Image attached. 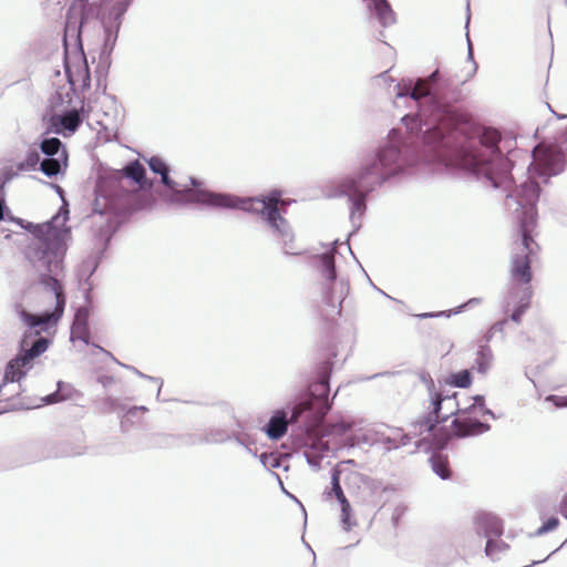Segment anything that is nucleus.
Here are the masks:
<instances>
[{
    "mask_svg": "<svg viewBox=\"0 0 567 567\" xmlns=\"http://www.w3.org/2000/svg\"><path fill=\"white\" fill-rule=\"evenodd\" d=\"M394 91L396 97H409L417 105L416 113L402 117L410 135L404 137L399 130H391L384 142L363 155L355 172L327 190L329 198L348 197L352 233L361 227L369 194L421 158L463 171L485 187L511 189L513 165L499 146V132L483 128L476 135L466 134L467 122L453 105L461 99V91L450 78L435 70L414 83L395 84Z\"/></svg>",
    "mask_w": 567,
    "mask_h": 567,
    "instance_id": "nucleus-1",
    "label": "nucleus"
},
{
    "mask_svg": "<svg viewBox=\"0 0 567 567\" xmlns=\"http://www.w3.org/2000/svg\"><path fill=\"white\" fill-rule=\"evenodd\" d=\"M63 214V221L68 219L69 209L61 207L52 219L44 224H28V230L32 238L23 249V257L29 268L38 276L42 289L52 292L55 306L52 311L40 315L27 311L21 305L16 306V312L20 321L28 328L21 340L19 353L11 359L4 369L2 383L0 384V400H7L3 389L9 383L20 382L33 367V360L47 351L50 340L38 337L29 349L28 339L40 336L54 328L62 318L66 298L62 280L64 278V258L68 246L65 238L68 231L58 228L54 224Z\"/></svg>",
    "mask_w": 567,
    "mask_h": 567,
    "instance_id": "nucleus-2",
    "label": "nucleus"
},
{
    "mask_svg": "<svg viewBox=\"0 0 567 567\" xmlns=\"http://www.w3.org/2000/svg\"><path fill=\"white\" fill-rule=\"evenodd\" d=\"M533 161L528 165V179L508 192L506 195V205L517 213L518 229L520 234V243L513 251L509 284L506 290H524L533 291L530 287L532 280V259L535 254L537 244L532 236L536 223L537 210L536 204L539 198V185L537 178H543L546 183L549 177L559 175L566 165L565 154L556 145H546L540 143L536 145L532 152Z\"/></svg>",
    "mask_w": 567,
    "mask_h": 567,
    "instance_id": "nucleus-3",
    "label": "nucleus"
},
{
    "mask_svg": "<svg viewBox=\"0 0 567 567\" xmlns=\"http://www.w3.org/2000/svg\"><path fill=\"white\" fill-rule=\"evenodd\" d=\"M331 371L332 362L329 360L320 364L318 380L309 384L301 401L293 406L290 419L285 410H277L271 415L264 427L269 439H281L286 434L289 423L302 421L308 429V425H317L322 421L332 405L329 400Z\"/></svg>",
    "mask_w": 567,
    "mask_h": 567,
    "instance_id": "nucleus-4",
    "label": "nucleus"
},
{
    "mask_svg": "<svg viewBox=\"0 0 567 567\" xmlns=\"http://www.w3.org/2000/svg\"><path fill=\"white\" fill-rule=\"evenodd\" d=\"M93 11L87 7H70L65 17L63 47L64 69L70 90L76 94L84 92L91 86V74L81 39V23L87 19Z\"/></svg>",
    "mask_w": 567,
    "mask_h": 567,
    "instance_id": "nucleus-5",
    "label": "nucleus"
},
{
    "mask_svg": "<svg viewBox=\"0 0 567 567\" xmlns=\"http://www.w3.org/2000/svg\"><path fill=\"white\" fill-rule=\"evenodd\" d=\"M130 2H72L70 7L87 9L90 7L93 14L81 23V30L91 23L99 24L104 30V45L101 52V62L95 72L97 78L105 75L110 65V54L117 40L122 19L128 9Z\"/></svg>",
    "mask_w": 567,
    "mask_h": 567,
    "instance_id": "nucleus-6",
    "label": "nucleus"
},
{
    "mask_svg": "<svg viewBox=\"0 0 567 567\" xmlns=\"http://www.w3.org/2000/svg\"><path fill=\"white\" fill-rule=\"evenodd\" d=\"M208 202V207L221 209H239L256 215L267 214L268 212H280L279 205L284 204L282 193L274 189L266 196L260 197H239L227 193L203 194Z\"/></svg>",
    "mask_w": 567,
    "mask_h": 567,
    "instance_id": "nucleus-7",
    "label": "nucleus"
},
{
    "mask_svg": "<svg viewBox=\"0 0 567 567\" xmlns=\"http://www.w3.org/2000/svg\"><path fill=\"white\" fill-rule=\"evenodd\" d=\"M336 247L316 256L315 262L318 271L324 279L323 302L331 307L336 315L341 313V305L349 293V281L346 278H337L334 265Z\"/></svg>",
    "mask_w": 567,
    "mask_h": 567,
    "instance_id": "nucleus-8",
    "label": "nucleus"
},
{
    "mask_svg": "<svg viewBox=\"0 0 567 567\" xmlns=\"http://www.w3.org/2000/svg\"><path fill=\"white\" fill-rule=\"evenodd\" d=\"M150 169L161 176V183L168 189V194L163 196L168 204L186 205L197 203L208 206V202L203 194H214L208 189H190L187 186L181 187V184L173 181L169 176V166L158 156H152L147 161Z\"/></svg>",
    "mask_w": 567,
    "mask_h": 567,
    "instance_id": "nucleus-9",
    "label": "nucleus"
},
{
    "mask_svg": "<svg viewBox=\"0 0 567 567\" xmlns=\"http://www.w3.org/2000/svg\"><path fill=\"white\" fill-rule=\"evenodd\" d=\"M133 197L134 195L128 192H124L120 195L109 193L104 195H97L94 202V213L103 216L106 215V226L100 229V240L106 245L113 234V228L110 225L111 217L126 215L133 209Z\"/></svg>",
    "mask_w": 567,
    "mask_h": 567,
    "instance_id": "nucleus-10",
    "label": "nucleus"
},
{
    "mask_svg": "<svg viewBox=\"0 0 567 567\" xmlns=\"http://www.w3.org/2000/svg\"><path fill=\"white\" fill-rule=\"evenodd\" d=\"M40 151L43 154L39 169L48 177H55L64 174L68 167V153L58 137H45L40 143Z\"/></svg>",
    "mask_w": 567,
    "mask_h": 567,
    "instance_id": "nucleus-11",
    "label": "nucleus"
},
{
    "mask_svg": "<svg viewBox=\"0 0 567 567\" xmlns=\"http://www.w3.org/2000/svg\"><path fill=\"white\" fill-rule=\"evenodd\" d=\"M429 396L431 411L411 424L414 434L422 435L424 433H430L434 430L436 424L442 423L441 417L443 416V408L444 405L454 404L455 393L445 394L443 392L435 391L434 393H430Z\"/></svg>",
    "mask_w": 567,
    "mask_h": 567,
    "instance_id": "nucleus-12",
    "label": "nucleus"
},
{
    "mask_svg": "<svg viewBox=\"0 0 567 567\" xmlns=\"http://www.w3.org/2000/svg\"><path fill=\"white\" fill-rule=\"evenodd\" d=\"M267 225L271 236L281 245L286 255H298L293 250L295 234L289 221L282 216L281 212L270 210L267 214L259 215Z\"/></svg>",
    "mask_w": 567,
    "mask_h": 567,
    "instance_id": "nucleus-13",
    "label": "nucleus"
},
{
    "mask_svg": "<svg viewBox=\"0 0 567 567\" xmlns=\"http://www.w3.org/2000/svg\"><path fill=\"white\" fill-rule=\"evenodd\" d=\"M533 291L524 290H506L503 295L501 306L504 313L514 307L509 319L515 323H520L523 315L529 308Z\"/></svg>",
    "mask_w": 567,
    "mask_h": 567,
    "instance_id": "nucleus-14",
    "label": "nucleus"
},
{
    "mask_svg": "<svg viewBox=\"0 0 567 567\" xmlns=\"http://www.w3.org/2000/svg\"><path fill=\"white\" fill-rule=\"evenodd\" d=\"M341 471L338 467H333L331 471V492L340 504L341 507V525L346 532L351 530L357 526V520L352 518V508L347 499L343 489L340 485Z\"/></svg>",
    "mask_w": 567,
    "mask_h": 567,
    "instance_id": "nucleus-15",
    "label": "nucleus"
},
{
    "mask_svg": "<svg viewBox=\"0 0 567 567\" xmlns=\"http://www.w3.org/2000/svg\"><path fill=\"white\" fill-rule=\"evenodd\" d=\"M84 120V107H71L69 110H64L60 114L51 115V124L54 126L55 132L59 134L66 135L73 134L80 127Z\"/></svg>",
    "mask_w": 567,
    "mask_h": 567,
    "instance_id": "nucleus-16",
    "label": "nucleus"
},
{
    "mask_svg": "<svg viewBox=\"0 0 567 567\" xmlns=\"http://www.w3.org/2000/svg\"><path fill=\"white\" fill-rule=\"evenodd\" d=\"M410 440V435L403 433L402 429L383 426L382 430L375 431L373 442L381 445L386 452H390L408 445Z\"/></svg>",
    "mask_w": 567,
    "mask_h": 567,
    "instance_id": "nucleus-17",
    "label": "nucleus"
},
{
    "mask_svg": "<svg viewBox=\"0 0 567 567\" xmlns=\"http://www.w3.org/2000/svg\"><path fill=\"white\" fill-rule=\"evenodd\" d=\"M451 427L454 436L468 437L488 432L491 425L472 416H457L452 421Z\"/></svg>",
    "mask_w": 567,
    "mask_h": 567,
    "instance_id": "nucleus-18",
    "label": "nucleus"
},
{
    "mask_svg": "<svg viewBox=\"0 0 567 567\" xmlns=\"http://www.w3.org/2000/svg\"><path fill=\"white\" fill-rule=\"evenodd\" d=\"M477 533L487 539L499 538L504 533L503 520L494 514L481 513L476 516Z\"/></svg>",
    "mask_w": 567,
    "mask_h": 567,
    "instance_id": "nucleus-19",
    "label": "nucleus"
},
{
    "mask_svg": "<svg viewBox=\"0 0 567 567\" xmlns=\"http://www.w3.org/2000/svg\"><path fill=\"white\" fill-rule=\"evenodd\" d=\"M90 309L87 307H79L75 311L74 319L71 326V340H80L85 344H90V328H89Z\"/></svg>",
    "mask_w": 567,
    "mask_h": 567,
    "instance_id": "nucleus-20",
    "label": "nucleus"
},
{
    "mask_svg": "<svg viewBox=\"0 0 567 567\" xmlns=\"http://www.w3.org/2000/svg\"><path fill=\"white\" fill-rule=\"evenodd\" d=\"M494 361V352L489 344L478 341L471 370L475 371L482 377H486L493 369Z\"/></svg>",
    "mask_w": 567,
    "mask_h": 567,
    "instance_id": "nucleus-21",
    "label": "nucleus"
},
{
    "mask_svg": "<svg viewBox=\"0 0 567 567\" xmlns=\"http://www.w3.org/2000/svg\"><path fill=\"white\" fill-rule=\"evenodd\" d=\"M369 19L378 21L382 27L386 28L395 23V13L390 2H369Z\"/></svg>",
    "mask_w": 567,
    "mask_h": 567,
    "instance_id": "nucleus-22",
    "label": "nucleus"
},
{
    "mask_svg": "<svg viewBox=\"0 0 567 567\" xmlns=\"http://www.w3.org/2000/svg\"><path fill=\"white\" fill-rule=\"evenodd\" d=\"M155 445L163 449L192 446L194 445L195 434H157Z\"/></svg>",
    "mask_w": 567,
    "mask_h": 567,
    "instance_id": "nucleus-23",
    "label": "nucleus"
},
{
    "mask_svg": "<svg viewBox=\"0 0 567 567\" xmlns=\"http://www.w3.org/2000/svg\"><path fill=\"white\" fill-rule=\"evenodd\" d=\"M122 177L133 181L141 189L152 186L146 181L145 167L138 161H133L125 165L122 171Z\"/></svg>",
    "mask_w": 567,
    "mask_h": 567,
    "instance_id": "nucleus-24",
    "label": "nucleus"
},
{
    "mask_svg": "<svg viewBox=\"0 0 567 567\" xmlns=\"http://www.w3.org/2000/svg\"><path fill=\"white\" fill-rule=\"evenodd\" d=\"M322 420H324V417ZM353 424L354 423L352 421L344 420V419H341L339 421L331 422L328 424H324L323 421H321L317 425H308V431H310V430L315 431V430L319 429V433L322 436H328V435H332V434L342 435V434L347 433L348 431H350L352 429Z\"/></svg>",
    "mask_w": 567,
    "mask_h": 567,
    "instance_id": "nucleus-25",
    "label": "nucleus"
},
{
    "mask_svg": "<svg viewBox=\"0 0 567 567\" xmlns=\"http://www.w3.org/2000/svg\"><path fill=\"white\" fill-rule=\"evenodd\" d=\"M233 435L224 429L210 427L203 434H195V444H221L231 441Z\"/></svg>",
    "mask_w": 567,
    "mask_h": 567,
    "instance_id": "nucleus-26",
    "label": "nucleus"
},
{
    "mask_svg": "<svg viewBox=\"0 0 567 567\" xmlns=\"http://www.w3.org/2000/svg\"><path fill=\"white\" fill-rule=\"evenodd\" d=\"M148 412L145 405H135L128 408L120 417V427L123 433L130 432L133 427L142 424L141 413Z\"/></svg>",
    "mask_w": 567,
    "mask_h": 567,
    "instance_id": "nucleus-27",
    "label": "nucleus"
},
{
    "mask_svg": "<svg viewBox=\"0 0 567 567\" xmlns=\"http://www.w3.org/2000/svg\"><path fill=\"white\" fill-rule=\"evenodd\" d=\"M56 385H58L56 391L42 398V401L44 404H53V403H58V402L71 399L73 393L75 392L74 388L69 383L59 381Z\"/></svg>",
    "mask_w": 567,
    "mask_h": 567,
    "instance_id": "nucleus-28",
    "label": "nucleus"
},
{
    "mask_svg": "<svg viewBox=\"0 0 567 567\" xmlns=\"http://www.w3.org/2000/svg\"><path fill=\"white\" fill-rule=\"evenodd\" d=\"M363 488H367L371 493V499L367 501L369 504L373 506H378L381 504V495L385 491L382 486V482L369 476H364L361 480Z\"/></svg>",
    "mask_w": 567,
    "mask_h": 567,
    "instance_id": "nucleus-29",
    "label": "nucleus"
},
{
    "mask_svg": "<svg viewBox=\"0 0 567 567\" xmlns=\"http://www.w3.org/2000/svg\"><path fill=\"white\" fill-rule=\"evenodd\" d=\"M432 471L441 478L447 480L451 476V471L449 467V461L446 457L434 454L429 458Z\"/></svg>",
    "mask_w": 567,
    "mask_h": 567,
    "instance_id": "nucleus-30",
    "label": "nucleus"
},
{
    "mask_svg": "<svg viewBox=\"0 0 567 567\" xmlns=\"http://www.w3.org/2000/svg\"><path fill=\"white\" fill-rule=\"evenodd\" d=\"M509 549V545L504 540L493 537L486 540L485 554L492 560H497L499 554L505 553Z\"/></svg>",
    "mask_w": 567,
    "mask_h": 567,
    "instance_id": "nucleus-31",
    "label": "nucleus"
},
{
    "mask_svg": "<svg viewBox=\"0 0 567 567\" xmlns=\"http://www.w3.org/2000/svg\"><path fill=\"white\" fill-rule=\"evenodd\" d=\"M446 382L455 388L467 389L473 382L471 369H464L450 374Z\"/></svg>",
    "mask_w": 567,
    "mask_h": 567,
    "instance_id": "nucleus-32",
    "label": "nucleus"
},
{
    "mask_svg": "<svg viewBox=\"0 0 567 567\" xmlns=\"http://www.w3.org/2000/svg\"><path fill=\"white\" fill-rule=\"evenodd\" d=\"M0 223L11 224L24 230L29 227L28 224H31L22 218L14 217L3 199H0Z\"/></svg>",
    "mask_w": 567,
    "mask_h": 567,
    "instance_id": "nucleus-33",
    "label": "nucleus"
},
{
    "mask_svg": "<svg viewBox=\"0 0 567 567\" xmlns=\"http://www.w3.org/2000/svg\"><path fill=\"white\" fill-rule=\"evenodd\" d=\"M96 408L99 412L102 414H109L125 410V405L120 401V399L114 396L103 398L96 403Z\"/></svg>",
    "mask_w": 567,
    "mask_h": 567,
    "instance_id": "nucleus-34",
    "label": "nucleus"
},
{
    "mask_svg": "<svg viewBox=\"0 0 567 567\" xmlns=\"http://www.w3.org/2000/svg\"><path fill=\"white\" fill-rule=\"evenodd\" d=\"M480 303H482V299L474 297V298L468 299L465 303L458 306L457 308H455L453 310L440 311V312H425V313L420 315L419 317L420 318H436V317L445 316V317L450 318L452 315H457V313L462 312L465 308L474 307Z\"/></svg>",
    "mask_w": 567,
    "mask_h": 567,
    "instance_id": "nucleus-35",
    "label": "nucleus"
},
{
    "mask_svg": "<svg viewBox=\"0 0 567 567\" xmlns=\"http://www.w3.org/2000/svg\"><path fill=\"white\" fill-rule=\"evenodd\" d=\"M507 322H508V320L505 318V319L498 320L495 323H493L486 330V332L482 336L480 342L488 344L493 340V338L495 337L496 333H499V334H502V337H504L505 326L507 324Z\"/></svg>",
    "mask_w": 567,
    "mask_h": 567,
    "instance_id": "nucleus-36",
    "label": "nucleus"
},
{
    "mask_svg": "<svg viewBox=\"0 0 567 567\" xmlns=\"http://www.w3.org/2000/svg\"><path fill=\"white\" fill-rule=\"evenodd\" d=\"M466 40H467V60L471 61L472 63V69L471 71L466 74V76L461 81V84H464L466 81H468L471 78H473V75L476 73L477 71V64L476 62L474 61V56H473V45H472V42L470 40V35H468V31L466 32Z\"/></svg>",
    "mask_w": 567,
    "mask_h": 567,
    "instance_id": "nucleus-37",
    "label": "nucleus"
},
{
    "mask_svg": "<svg viewBox=\"0 0 567 567\" xmlns=\"http://www.w3.org/2000/svg\"><path fill=\"white\" fill-rule=\"evenodd\" d=\"M124 367L126 369L131 370L132 372H134L140 378L146 379V380H150V381L156 383L158 385L156 399L159 400V395H161V391H162V386H163V380L161 378L147 375V374L141 372L140 370H137L135 367H132V365H124Z\"/></svg>",
    "mask_w": 567,
    "mask_h": 567,
    "instance_id": "nucleus-38",
    "label": "nucleus"
},
{
    "mask_svg": "<svg viewBox=\"0 0 567 567\" xmlns=\"http://www.w3.org/2000/svg\"><path fill=\"white\" fill-rule=\"evenodd\" d=\"M260 463L266 468H276L280 466V460L272 453H261L259 455Z\"/></svg>",
    "mask_w": 567,
    "mask_h": 567,
    "instance_id": "nucleus-39",
    "label": "nucleus"
},
{
    "mask_svg": "<svg viewBox=\"0 0 567 567\" xmlns=\"http://www.w3.org/2000/svg\"><path fill=\"white\" fill-rule=\"evenodd\" d=\"M559 525V519L557 517H550L548 518L536 532L535 536H542L544 534H547L554 529H556Z\"/></svg>",
    "mask_w": 567,
    "mask_h": 567,
    "instance_id": "nucleus-40",
    "label": "nucleus"
},
{
    "mask_svg": "<svg viewBox=\"0 0 567 567\" xmlns=\"http://www.w3.org/2000/svg\"><path fill=\"white\" fill-rule=\"evenodd\" d=\"M40 153L37 150H30L27 153L24 165L34 169L39 164L41 166Z\"/></svg>",
    "mask_w": 567,
    "mask_h": 567,
    "instance_id": "nucleus-41",
    "label": "nucleus"
},
{
    "mask_svg": "<svg viewBox=\"0 0 567 567\" xmlns=\"http://www.w3.org/2000/svg\"><path fill=\"white\" fill-rule=\"evenodd\" d=\"M311 450L322 458L330 451V447L328 442H323L321 439H318L312 443Z\"/></svg>",
    "mask_w": 567,
    "mask_h": 567,
    "instance_id": "nucleus-42",
    "label": "nucleus"
},
{
    "mask_svg": "<svg viewBox=\"0 0 567 567\" xmlns=\"http://www.w3.org/2000/svg\"><path fill=\"white\" fill-rule=\"evenodd\" d=\"M457 408L458 402L456 401V398L454 399V404L444 405L443 408V416L441 417V422H445L449 420L452 415H457Z\"/></svg>",
    "mask_w": 567,
    "mask_h": 567,
    "instance_id": "nucleus-43",
    "label": "nucleus"
},
{
    "mask_svg": "<svg viewBox=\"0 0 567 567\" xmlns=\"http://www.w3.org/2000/svg\"><path fill=\"white\" fill-rule=\"evenodd\" d=\"M231 440H234L238 445L245 447L246 451L251 455L257 456V453L254 452L249 446L250 442L248 441L247 435L234 434Z\"/></svg>",
    "mask_w": 567,
    "mask_h": 567,
    "instance_id": "nucleus-44",
    "label": "nucleus"
},
{
    "mask_svg": "<svg viewBox=\"0 0 567 567\" xmlns=\"http://www.w3.org/2000/svg\"><path fill=\"white\" fill-rule=\"evenodd\" d=\"M547 402H551L556 408L567 406V395H554L550 394L545 399Z\"/></svg>",
    "mask_w": 567,
    "mask_h": 567,
    "instance_id": "nucleus-45",
    "label": "nucleus"
},
{
    "mask_svg": "<svg viewBox=\"0 0 567 567\" xmlns=\"http://www.w3.org/2000/svg\"><path fill=\"white\" fill-rule=\"evenodd\" d=\"M305 456L307 460V463L315 470H318L320 467L321 457H319L315 452H305Z\"/></svg>",
    "mask_w": 567,
    "mask_h": 567,
    "instance_id": "nucleus-46",
    "label": "nucleus"
},
{
    "mask_svg": "<svg viewBox=\"0 0 567 567\" xmlns=\"http://www.w3.org/2000/svg\"><path fill=\"white\" fill-rule=\"evenodd\" d=\"M420 379L426 385L429 394L434 393L436 391L434 380L429 373L422 372L420 374Z\"/></svg>",
    "mask_w": 567,
    "mask_h": 567,
    "instance_id": "nucleus-47",
    "label": "nucleus"
},
{
    "mask_svg": "<svg viewBox=\"0 0 567 567\" xmlns=\"http://www.w3.org/2000/svg\"><path fill=\"white\" fill-rule=\"evenodd\" d=\"M17 229H20L18 226L0 223V233L4 234L7 239H10L12 234H17Z\"/></svg>",
    "mask_w": 567,
    "mask_h": 567,
    "instance_id": "nucleus-48",
    "label": "nucleus"
},
{
    "mask_svg": "<svg viewBox=\"0 0 567 567\" xmlns=\"http://www.w3.org/2000/svg\"><path fill=\"white\" fill-rule=\"evenodd\" d=\"M477 409L475 408V404H471L468 406H465V408H461L458 405L457 408V415L458 416H471L472 413H475Z\"/></svg>",
    "mask_w": 567,
    "mask_h": 567,
    "instance_id": "nucleus-49",
    "label": "nucleus"
},
{
    "mask_svg": "<svg viewBox=\"0 0 567 567\" xmlns=\"http://www.w3.org/2000/svg\"><path fill=\"white\" fill-rule=\"evenodd\" d=\"M97 382L101 383L103 388L107 389L115 383V378L112 375H100Z\"/></svg>",
    "mask_w": 567,
    "mask_h": 567,
    "instance_id": "nucleus-50",
    "label": "nucleus"
},
{
    "mask_svg": "<svg viewBox=\"0 0 567 567\" xmlns=\"http://www.w3.org/2000/svg\"><path fill=\"white\" fill-rule=\"evenodd\" d=\"M473 404H475V408L481 411L483 406H485V399L483 395H475L473 396Z\"/></svg>",
    "mask_w": 567,
    "mask_h": 567,
    "instance_id": "nucleus-51",
    "label": "nucleus"
},
{
    "mask_svg": "<svg viewBox=\"0 0 567 567\" xmlns=\"http://www.w3.org/2000/svg\"><path fill=\"white\" fill-rule=\"evenodd\" d=\"M559 513L567 519V493L563 496L560 502Z\"/></svg>",
    "mask_w": 567,
    "mask_h": 567,
    "instance_id": "nucleus-52",
    "label": "nucleus"
},
{
    "mask_svg": "<svg viewBox=\"0 0 567 567\" xmlns=\"http://www.w3.org/2000/svg\"><path fill=\"white\" fill-rule=\"evenodd\" d=\"M189 183H190V189H194V190H197V189H200L199 186H200V182L195 178V177H189ZM185 186H187L189 188L188 185H181L182 188H184Z\"/></svg>",
    "mask_w": 567,
    "mask_h": 567,
    "instance_id": "nucleus-53",
    "label": "nucleus"
},
{
    "mask_svg": "<svg viewBox=\"0 0 567 567\" xmlns=\"http://www.w3.org/2000/svg\"><path fill=\"white\" fill-rule=\"evenodd\" d=\"M471 2H466V22H465V28L468 29V25H470V21H471Z\"/></svg>",
    "mask_w": 567,
    "mask_h": 567,
    "instance_id": "nucleus-54",
    "label": "nucleus"
},
{
    "mask_svg": "<svg viewBox=\"0 0 567 567\" xmlns=\"http://www.w3.org/2000/svg\"><path fill=\"white\" fill-rule=\"evenodd\" d=\"M389 72L385 71V72H382L378 79L384 83H388V82H392L393 80L390 78V75L388 74Z\"/></svg>",
    "mask_w": 567,
    "mask_h": 567,
    "instance_id": "nucleus-55",
    "label": "nucleus"
},
{
    "mask_svg": "<svg viewBox=\"0 0 567 567\" xmlns=\"http://www.w3.org/2000/svg\"><path fill=\"white\" fill-rule=\"evenodd\" d=\"M480 413H481V415H488V416H492L493 419H495L494 412L486 406H483L482 410L480 411Z\"/></svg>",
    "mask_w": 567,
    "mask_h": 567,
    "instance_id": "nucleus-56",
    "label": "nucleus"
},
{
    "mask_svg": "<svg viewBox=\"0 0 567 567\" xmlns=\"http://www.w3.org/2000/svg\"><path fill=\"white\" fill-rule=\"evenodd\" d=\"M52 186L55 189V192L59 194V196L62 198V200L64 202V197H63L64 190H63V188L61 186H59V185H52Z\"/></svg>",
    "mask_w": 567,
    "mask_h": 567,
    "instance_id": "nucleus-57",
    "label": "nucleus"
},
{
    "mask_svg": "<svg viewBox=\"0 0 567 567\" xmlns=\"http://www.w3.org/2000/svg\"><path fill=\"white\" fill-rule=\"evenodd\" d=\"M548 106V110L557 117V118H567V115L566 114H560V113H557L555 112L551 106L549 104H547Z\"/></svg>",
    "mask_w": 567,
    "mask_h": 567,
    "instance_id": "nucleus-58",
    "label": "nucleus"
},
{
    "mask_svg": "<svg viewBox=\"0 0 567 567\" xmlns=\"http://www.w3.org/2000/svg\"><path fill=\"white\" fill-rule=\"evenodd\" d=\"M378 291H379L381 295H383V296H385V297H388V298H391V297H390L389 295H386L383 290L378 289Z\"/></svg>",
    "mask_w": 567,
    "mask_h": 567,
    "instance_id": "nucleus-59",
    "label": "nucleus"
},
{
    "mask_svg": "<svg viewBox=\"0 0 567 567\" xmlns=\"http://www.w3.org/2000/svg\"><path fill=\"white\" fill-rule=\"evenodd\" d=\"M543 561H544V560H535V561H533L529 566H534V565L540 564V563H543Z\"/></svg>",
    "mask_w": 567,
    "mask_h": 567,
    "instance_id": "nucleus-60",
    "label": "nucleus"
},
{
    "mask_svg": "<svg viewBox=\"0 0 567 567\" xmlns=\"http://www.w3.org/2000/svg\"><path fill=\"white\" fill-rule=\"evenodd\" d=\"M55 96H56L59 100H61V101H62V93L56 92V93H55Z\"/></svg>",
    "mask_w": 567,
    "mask_h": 567,
    "instance_id": "nucleus-61",
    "label": "nucleus"
},
{
    "mask_svg": "<svg viewBox=\"0 0 567 567\" xmlns=\"http://www.w3.org/2000/svg\"><path fill=\"white\" fill-rule=\"evenodd\" d=\"M347 463H349V464H353V463H354V461H353V460H349V461H347Z\"/></svg>",
    "mask_w": 567,
    "mask_h": 567,
    "instance_id": "nucleus-62",
    "label": "nucleus"
},
{
    "mask_svg": "<svg viewBox=\"0 0 567 567\" xmlns=\"http://www.w3.org/2000/svg\"><path fill=\"white\" fill-rule=\"evenodd\" d=\"M3 411H0V413H2Z\"/></svg>",
    "mask_w": 567,
    "mask_h": 567,
    "instance_id": "nucleus-63",
    "label": "nucleus"
}]
</instances>
